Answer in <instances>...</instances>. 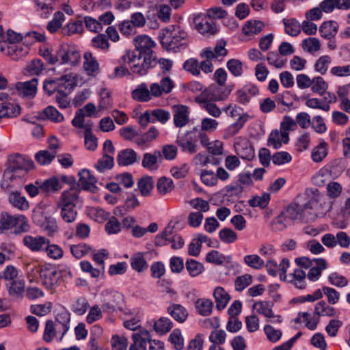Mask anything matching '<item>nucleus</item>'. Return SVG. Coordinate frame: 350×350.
<instances>
[{
  "instance_id": "obj_1",
  "label": "nucleus",
  "mask_w": 350,
  "mask_h": 350,
  "mask_svg": "<svg viewBox=\"0 0 350 350\" xmlns=\"http://www.w3.org/2000/svg\"><path fill=\"white\" fill-rule=\"evenodd\" d=\"M159 39L164 49L176 51L185 48L187 33L180 26L170 25L160 31Z\"/></svg>"
},
{
  "instance_id": "obj_2",
  "label": "nucleus",
  "mask_w": 350,
  "mask_h": 350,
  "mask_svg": "<svg viewBox=\"0 0 350 350\" xmlns=\"http://www.w3.org/2000/svg\"><path fill=\"white\" fill-rule=\"evenodd\" d=\"M154 62V57L146 56L135 51H126L118 61V64H129L131 71L140 76L145 75Z\"/></svg>"
},
{
  "instance_id": "obj_3",
  "label": "nucleus",
  "mask_w": 350,
  "mask_h": 350,
  "mask_svg": "<svg viewBox=\"0 0 350 350\" xmlns=\"http://www.w3.org/2000/svg\"><path fill=\"white\" fill-rule=\"evenodd\" d=\"M332 204L323 196H314L304 205H299L301 220L304 222L314 221L318 214L329 211Z\"/></svg>"
},
{
  "instance_id": "obj_4",
  "label": "nucleus",
  "mask_w": 350,
  "mask_h": 350,
  "mask_svg": "<svg viewBox=\"0 0 350 350\" xmlns=\"http://www.w3.org/2000/svg\"><path fill=\"white\" fill-rule=\"evenodd\" d=\"M22 178V156L20 154L10 155L8 165L5 170L0 185L3 189L12 187L21 183Z\"/></svg>"
},
{
  "instance_id": "obj_5",
  "label": "nucleus",
  "mask_w": 350,
  "mask_h": 350,
  "mask_svg": "<svg viewBox=\"0 0 350 350\" xmlns=\"http://www.w3.org/2000/svg\"><path fill=\"white\" fill-rule=\"evenodd\" d=\"M295 263L300 268L310 269L306 276L311 282L317 281L320 278L322 271L327 268L326 260L321 258L310 259L306 256L299 257L295 258Z\"/></svg>"
},
{
  "instance_id": "obj_6",
  "label": "nucleus",
  "mask_w": 350,
  "mask_h": 350,
  "mask_svg": "<svg viewBox=\"0 0 350 350\" xmlns=\"http://www.w3.org/2000/svg\"><path fill=\"white\" fill-rule=\"evenodd\" d=\"M102 308L104 312L113 313L122 310L124 296L122 293L111 290L105 289L101 293Z\"/></svg>"
},
{
  "instance_id": "obj_7",
  "label": "nucleus",
  "mask_w": 350,
  "mask_h": 350,
  "mask_svg": "<svg viewBox=\"0 0 350 350\" xmlns=\"http://www.w3.org/2000/svg\"><path fill=\"white\" fill-rule=\"evenodd\" d=\"M5 38L8 43L5 54L12 60H19L22 57V34L9 29L7 30Z\"/></svg>"
},
{
  "instance_id": "obj_8",
  "label": "nucleus",
  "mask_w": 350,
  "mask_h": 350,
  "mask_svg": "<svg viewBox=\"0 0 350 350\" xmlns=\"http://www.w3.org/2000/svg\"><path fill=\"white\" fill-rule=\"evenodd\" d=\"M62 274L56 267L44 265L41 267V280L43 286L53 292L59 285Z\"/></svg>"
},
{
  "instance_id": "obj_9",
  "label": "nucleus",
  "mask_w": 350,
  "mask_h": 350,
  "mask_svg": "<svg viewBox=\"0 0 350 350\" xmlns=\"http://www.w3.org/2000/svg\"><path fill=\"white\" fill-rule=\"evenodd\" d=\"M61 64L75 66L80 63L81 55L77 46L71 43H62L57 51Z\"/></svg>"
},
{
  "instance_id": "obj_10",
  "label": "nucleus",
  "mask_w": 350,
  "mask_h": 350,
  "mask_svg": "<svg viewBox=\"0 0 350 350\" xmlns=\"http://www.w3.org/2000/svg\"><path fill=\"white\" fill-rule=\"evenodd\" d=\"M22 219V215H12L8 212L3 211L0 214V234L14 228V234H18L22 232V224L19 222Z\"/></svg>"
},
{
  "instance_id": "obj_11",
  "label": "nucleus",
  "mask_w": 350,
  "mask_h": 350,
  "mask_svg": "<svg viewBox=\"0 0 350 350\" xmlns=\"http://www.w3.org/2000/svg\"><path fill=\"white\" fill-rule=\"evenodd\" d=\"M233 89V85H212L200 94H204V97L213 101H223L226 100Z\"/></svg>"
},
{
  "instance_id": "obj_12",
  "label": "nucleus",
  "mask_w": 350,
  "mask_h": 350,
  "mask_svg": "<svg viewBox=\"0 0 350 350\" xmlns=\"http://www.w3.org/2000/svg\"><path fill=\"white\" fill-rule=\"evenodd\" d=\"M234 148L237 154L242 159L251 161L255 157L253 146L245 138L237 137L234 143Z\"/></svg>"
},
{
  "instance_id": "obj_13",
  "label": "nucleus",
  "mask_w": 350,
  "mask_h": 350,
  "mask_svg": "<svg viewBox=\"0 0 350 350\" xmlns=\"http://www.w3.org/2000/svg\"><path fill=\"white\" fill-rule=\"evenodd\" d=\"M193 23L196 29L201 34H215L217 32V27L213 19L207 15L199 14L195 16Z\"/></svg>"
},
{
  "instance_id": "obj_14",
  "label": "nucleus",
  "mask_w": 350,
  "mask_h": 350,
  "mask_svg": "<svg viewBox=\"0 0 350 350\" xmlns=\"http://www.w3.org/2000/svg\"><path fill=\"white\" fill-rule=\"evenodd\" d=\"M70 312L64 308L55 317V321L53 322L56 326L57 333L59 334V337L57 338L58 342L63 340L64 336L70 329Z\"/></svg>"
},
{
  "instance_id": "obj_15",
  "label": "nucleus",
  "mask_w": 350,
  "mask_h": 350,
  "mask_svg": "<svg viewBox=\"0 0 350 350\" xmlns=\"http://www.w3.org/2000/svg\"><path fill=\"white\" fill-rule=\"evenodd\" d=\"M80 189L78 187H71L69 189L65 190L61 194L60 198L57 202L59 206H66L76 207L81 202L79 196Z\"/></svg>"
},
{
  "instance_id": "obj_16",
  "label": "nucleus",
  "mask_w": 350,
  "mask_h": 350,
  "mask_svg": "<svg viewBox=\"0 0 350 350\" xmlns=\"http://www.w3.org/2000/svg\"><path fill=\"white\" fill-rule=\"evenodd\" d=\"M134 44L137 51L146 56H152V49L155 46L154 42L146 35H139L135 38Z\"/></svg>"
},
{
  "instance_id": "obj_17",
  "label": "nucleus",
  "mask_w": 350,
  "mask_h": 350,
  "mask_svg": "<svg viewBox=\"0 0 350 350\" xmlns=\"http://www.w3.org/2000/svg\"><path fill=\"white\" fill-rule=\"evenodd\" d=\"M162 159L161 152L159 150L146 152L143 154L142 166L149 171L154 172L159 169Z\"/></svg>"
},
{
  "instance_id": "obj_18",
  "label": "nucleus",
  "mask_w": 350,
  "mask_h": 350,
  "mask_svg": "<svg viewBox=\"0 0 350 350\" xmlns=\"http://www.w3.org/2000/svg\"><path fill=\"white\" fill-rule=\"evenodd\" d=\"M173 121L176 127L182 128L189 122V110L186 105L173 106Z\"/></svg>"
},
{
  "instance_id": "obj_19",
  "label": "nucleus",
  "mask_w": 350,
  "mask_h": 350,
  "mask_svg": "<svg viewBox=\"0 0 350 350\" xmlns=\"http://www.w3.org/2000/svg\"><path fill=\"white\" fill-rule=\"evenodd\" d=\"M176 144L180 147L183 152L194 154L197 151V144L191 136V131L178 134Z\"/></svg>"
},
{
  "instance_id": "obj_20",
  "label": "nucleus",
  "mask_w": 350,
  "mask_h": 350,
  "mask_svg": "<svg viewBox=\"0 0 350 350\" xmlns=\"http://www.w3.org/2000/svg\"><path fill=\"white\" fill-rule=\"evenodd\" d=\"M140 157L132 148H126L119 152L117 163L120 166H129L139 162Z\"/></svg>"
},
{
  "instance_id": "obj_21",
  "label": "nucleus",
  "mask_w": 350,
  "mask_h": 350,
  "mask_svg": "<svg viewBox=\"0 0 350 350\" xmlns=\"http://www.w3.org/2000/svg\"><path fill=\"white\" fill-rule=\"evenodd\" d=\"M195 102L201 105V107L207 113L214 117L219 118L221 114V109L214 103L215 101L204 97V94H199L195 98Z\"/></svg>"
},
{
  "instance_id": "obj_22",
  "label": "nucleus",
  "mask_w": 350,
  "mask_h": 350,
  "mask_svg": "<svg viewBox=\"0 0 350 350\" xmlns=\"http://www.w3.org/2000/svg\"><path fill=\"white\" fill-rule=\"evenodd\" d=\"M83 58V68L86 74L90 77H96L100 72L98 62L89 51L84 53Z\"/></svg>"
},
{
  "instance_id": "obj_23",
  "label": "nucleus",
  "mask_w": 350,
  "mask_h": 350,
  "mask_svg": "<svg viewBox=\"0 0 350 350\" xmlns=\"http://www.w3.org/2000/svg\"><path fill=\"white\" fill-rule=\"evenodd\" d=\"M289 140L288 133H284L281 131L273 130L271 132L267 139V146L274 149L282 147V143L287 144Z\"/></svg>"
},
{
  "instance_id": "obj_24",
  "label": "nucleus",
  "mask_w": 350,
  "mask_h": 350,
  "mask_svg": "<svg viewBox=\"0 0 350 350\" xmlns=\"http://www.w3.org/2000/svg\"><path fill=\"white\" fill-rule=\"evenodd\" d=\"M58 93H70L75 85V76L69 73L56 79Z\"/></svg>"
},
{
  "instance_id": "obj_25",
  "label": "nucleus",
  "mask_w": 350,
  "mask_h": 350,
  "mask_svg": "<svg viewBox=\"0 0 350 350\" xmlns=\"http://www.w3.org/2000/svg\"><path fill=\"white\" fill-rule=\"evenodd\" d=\"M50 243L49 240L41 236L33 237L26 236L23 238V243L32 251L44 250L45 246Z\"/></svg>"
},
{
  "instance_id": "obj_26",
  "label": "nucleus",
  "mask_w": 350,
  "mask_h": 350,
  "mask_svg": "<svg viewBox=\"0 0 350 350\" xmlns=\"http://www.w3.org/2000/svg\"><path fill=\"white\" fill-rule=\"evenodd\" d=\"M133 343L129 350H146L149 341L148 332H143L141 334L134 333L132 334Z\"/></svg>"
},
{
  "instance_id": "obj_27",
  "label": "nucleus",
  "mask_w": 350,
  "mask_h": 350,
  "mask_svg": "<svg viewBox=\"0 0 350 350\" xmlns=\"http://www.w3.org/2000/svg\"><path fill=\"white\" fill-rule=\"evenodd\" d=\"M339 25L334 21L323 22L319 27L321 36L325 39H332L335 37L338 30Z\"/></svg>"
},
{
  "instance_id": "obj_28",
  "label": "nucleus",
  "mask_w": 350,
  "mask_h": 350,
  "mask_svg": "<svg viewBox=\"0 0 350 350\" xmlns=\"http://www.w3.org/2000/svg\"><path fill=\"white\" fill-rule=\"evenodd\" d=\"M167 312L178 323H184L188 317L187 310L182 305L173 304L167 308Z\"/></svg>"
},
{
  "instance_id": "obj_29",
  "label": "nucleus",
  "mask_w": 350,
  "mask_h": 350,
  "mask_svg": "<svg viewBox=\"0 0 350 350\" xmlns=\"http://www.w3.org/2000/svg\"><path fill=\"white\" fill-rule=\"evenodd\" d=\"M131 96L133 99L138 102H148L151 100L149 88L146 83L138 85L132 91Z\"/></svg>"
},
{
  "instance_id": "obj_30",
  "label": "nucleus",
  "mask_w": 350,
  "mask_h": 350,
  "mask_svg": "<svg viewBox=\"0 0 350 350\" xmlns=\"http://www.w3.org/2000/svg\"><path fill=\"white\" fill-rule=\"evenodd\" d=\"M79 176L78 187L80 186L84 190H90L96 183V178L90 174L88 170H81L79 172Z\"/></svg>"
},
{
  "instance_id": "obj_31",
  "label": "nucleus",
  "mask_w": 350,
  "mask_h": 350,
  "mask_svg": "<svg viewBox=\"0 0 350 350\" xmlns=\"http://www.w3.org/2000/svg\"><path fill=\"white\" fill-rule=\"evenodd\" d=\"M145 254L136 252L131 258V266L138 273L144 272L148 268V264L144 257Z\"/></svg>"
},
{
  "instance_id": "obj_32",
  "label": "nucleus",
  "mask_w": 350,
  "mask_h": 350,
  "mask_svg": "<svg viewBox=\"0 0 350 350\" xmlns=\"http://www.w3.org/2000/svg\"><path fill=\"white\" fill-rule=\"evenodd\" d=\"M213 296L216 303V308L219 310L224 309L230 301V295L223 287H216Z\"/></svg>"
},
{
  "instance_id": "obj_33",
  "label": "nucleus",
  "mask_w": 350,
  "mask_h": 350,
  "mask_svg": "<svg viewBox=\"0 0 350 350\" xmlns=\"http://www.w3.org/2000/svg\"><path fill=\"white\" fill-rule=\"evenodd\" d=\"M36 184H39V188L43 192H55L62 187L59 180L55 176L45 180L42 183L36 181Z\"/></svg>"
},
{
  "instance_id": "obj_34",
  "label": "nucleus",
  "mask_w": 350,
  "mask_h": 350,
  "mask_svg": "<svg viewBox=\"0 0 350 350\" xmlns=\"http://www.w3.org/2000/svg\"><path fill=\"white\" fill-rule=\"evenodd\" d=\"M196 309L199 314L203 317L209 316L213 312V303L206 298H200L195 303Z\"/></svg>"
},
{
  "instance_id": "obj_35",
  "label": "nucleus",
  "mask_w": 350,
  "mask_h": 350,
  "mask_svg": "<svg viewBox=\"0 0 350 350\" xmlns=\"http://www.w3.org/2000/svg\"><path fill=\"white\" fill-rule=\"evenodd\" d=\"M292 221L282 211L279 215L271 221V229L273 231H282L292 224Z\"/></svg>"
},
{
  "instance_id": "obj_36",
  "label": "nucleus",
  "mask_w": 350,
  "mask_h": 350,
  "mask_svg": "<svg viewBox=\"0 0 350 350\" xmlns=\"http://www.w3.org/2000/svg\"><path fill=\"white\" fill-rule=\"evenodd\" d=\"M89 307L88 299L85 297L80 296L74 299L70 306V309L75 314L83 315L87 312Z\"/></svg>"
},
{
  "instance_id": "obj_37",
  "label": "nucleus",
  "mask_w": 350,
  "mask_h": 350,
  "mask_svg": "<svg viewBox=\"0 0 350 350\" xmlns=\"http://www.w3.org/2000/svg\"><path fill=\"white\" fill-rule=\"evenodd\" d=\"M319 318L316 316L312 317L308 312H299L295 319L297 323H304L307 328L314 330L319 323Z\"/></svg>"
},
{
  "instance_id": "obj_38",
  "label": "nucleus",
  "mask_w": 350,
  "mask_h": 350,
  "mask_svg": "<svg viewBox=\"0 0 350 350\" xmlns=\"http://www.w3.org/2000/svg\"><path fill=\"white\" fill-rule=\"evenodd\" d=\"M264 23L260 21H249L242 27L243 33L247 36L259 33L264 27Z\"/></svg>"
},
{
  "instance_id": "obj_39",
  "label": "nucleus",
  "mask_w": 350,
  "mask_h": 350,
  "mask_svg": "<svg viewBox=\"0 0 350 350\" xmlns=\"http://www.w3.org/2000/svg\"><path fill=\"white\" fill-rule=\"evenodd\" d=\"M289 282L299 289H304L306 287V274L301 269H295L292 274Z\"/></svg>"
},
{
  "instance_id": "obj_40",
  "label": "nucleus",
  "mask_w": 350,
  "mask_h": 350,
  "mask_svg": "<svg viewBox=\"0 0 350 350\" xmlns=\"http://www.w3.org/2000/svg\"><path fill=\"white\" fill-rule=\"evenodd\" d=\"M283 23L284 25L285 33L291 36H297L301 32V25L294 18H284Z\"/></svg>"
},
{
  "instance_id": "obj_41",
  "label": "nucleus",
  "mask_w": 350,
  "mask_h": 350,
  "mask_svg": "<svg viewBox=\"0 0 350 350\" xmlns=\"http://www.w3.org/2000/svg\"><path fill=\"white\" fill-rule=\"evenodd\" d=\"M247 115H243L239 117L237 121L230 124L225 131V137L230 138L235 135L244 126L247 120Z\"/></svg>"
},
{
  "instance_id": "obj_42",
  "label": "nucleus",
  "mask_w": 350,
  "mask_h": 350,
  "mask_svg": "<svg viewBox=\"0 0 350 350\" xmlns=\"http://www.w3.org/2000/svg\"><path fill=\"white\" fill-rule=\"evenodd\" d=\"M57 208L60 210V217L64 222L72 223L76 220L77 216L76 207L57 204Z\"/></svg>"
},
{
  "instance_id": "obj_43",
  "label": "nucleus",
  "mask_w": 350,
  "mask_h": 350,
  "mask_svg": "<svg viewBox=\"0 0 350 350\" xmlns=\"http://www.w3.org/2000/svg\"><path fill=\"white\" fill-rule=\"evenodd\" d=\"M39 226L49 237H54L59 230L56 219L51 216H49L47 218H45L43 224H40Z\"/></svg>"
},
{
  "instance_id": "obj_44",
  "label": "nucleus",
  "mask_w": 350,
  "mask_h": 350,
  "mask_svg": "<svg viewBox=\"0 0 350 350\" xmlns=\"http://www.w3.org/2000/svg\"><path fill=\"white\" fill-rule=\"evenodd\" d=\"M327 155V144L322 140L312 151L311 157L314 162L322 161Z\"/></svg>"
},
{
  "instance_id": "obj_45",
  "label": "nucleus",
  "mask_w": 350,
  "mask_h": 350,
  "mask_svg": "<svg viewBox=\"0 0 350 350\" xmlns=\"http://www.w3.org/2000/svg\"><path fill=\"white\" fill-rule=\"evenodd\" d=\"M172 322L167 317H161L157 321L153 322L154 330L162 335L168 332L172 327Z\"/></svg>"
},
{
  "instance_id": "obj_46",
  "label": "nucleus",
  "mask_w": 350,
  "mask_h": 350,
  "mask_svg": "<svg viewBox=\"0 0 350 350\" xmlns=\"http://www.w3.org/2000/svg\"><path fill=\"white\" fill-rule=\"evenodd\" d=\"M273 304L271 302L260 301L254 304L253 309L256 310L258 314H262L265 317L270 319L273 317L272 310Z\"/></svg>"
},
{
  "instance_id": "obj_47",
  "label": "nucleus",
  "mask_w": 350,
  "mask_h": 350,
  "mask_svg": "<svg viewBox=\"0 0 350 350\" xmlns=\"http://www.w3.org/2000/svg\"><path fill=\"white\" fill-rule=\"evenodd\" d=\"M185 268L193 278L198 276L204 271L203 264L194 259H188L185 262Z\"/></svg>"
},
{
  "instance_id": "obj_48",
  "label": "nucleus",
  "mask_w": 350,
  "mask_h": 350,
  "mask_svg": "<svg viewBox=\"0 0 350 350\" xmlns=\"http://www.w3.org/2000/svg\"><path fill=\"white\" fill-rule=\"evenodd\" d=\"M314 313L318 317H334L336 315V309L328 305L325 301H321L315 305Z\"/></svg>"
},
{
  "instance_id": "obj_49",
  "label": "nucleus",
  "mask_w": 350,
  "mask_h": 350,
  "mask_svg": "<svg viewBox=\"0 0 350 350\" xmlns=\"http://www.w3.org/2000/svg\"><path fill=\"white\" fill-rule=\"evenodd\" d=\"M83 31V23L79 20L70 21L62 28V33L65 36L81 33Z\"/></svg>"
},
{
  "instance_id": "obj_50",
  "label": "nucleus",
  "mask_w": 350,
  "mask_h": 350,
  "mask_svg": "<svg viewBox=\"0 0 350 350\" xmlns=\"http://www.w3.org/2000/svg\"><path fill=\"white\" fill-rule=\"evenodd\" d=\"M59 336L57 333V329L55 323L52 320H47L45 322V327L43 333L42 339L46 342H51L55 336ZM58 337H57V338Z\"/></svg>"
},
{
  "instance_id": "obj_51",
  "label": "nucleus",
  "mask_w": 350,
  "mask_h": 350,
  "mask_svg": "<svg viewBox=\"0 0 350 350\" xmlns=\"http://www.w3.org/2000/svg\"><path fill=\"white\" fill-rule=\"evenodd\" d=\"M46 205L44 204H38L33 208L32 213V220L38 226L40 224H42L43 221L45 220V218H47L49 216H46Z\"/></svg>"
},
{
  "instance_id": "obj_52",
  "label": "nucleus",
  "mask_w": 350,
  "mask_h": 350,
  "mask_svg": "<svg viewBox=\"0 0 350 350\" xmlns=\"http://www.w3.org/2000/svg\"><path fill=\"white\" fill-rule=\"evenodd\" d=\"M332 63V57L328 55H322L316 61L314 68L317 72L325 75Z\"/></svg>"
},
{
  "instance_id": "obj_53",
  "label": "nucleus",
  "mask_w": 350,
  "mask_h": 350,
  "mask_svg": "<svg viewBox=\"0 0 350 350\" xmlns=\"http://www.w3.org/2000/svg\"><path fill=\"white\" fill-rule=\"evenodd\" d=\"M310 87L313 92L323 96L328 88V84L321 77H315L312 79Z\"/></svg>"
},
{
  "instance_id": "obj_54",
  "label": "nucleus",
  "mask_w": 350,
  "mask_h": 350,
  "mask_svg": "<svg viewBox=\"0 0 350 350\" xmlns=\"http://www.w3.org/2000/svg\"><path fill=\"white\" fill-rule=\"evenodd\" d=\"M5 286L10 296L13 298H19L22 296V280H18L5 283Z\"/></svg>"
},
{
  "instance_id": "obj_55",
  "label": "nucleus",
  "mask_w": 350,
  "mask_h": 350,
  "mask_svg": "<svg viewBox=\"0 0 350 350\" xmlns=\"http://www.w3.org/2000/svg\"><path fill=\"white\" fill-rule=\"evenodd\" d=\"M38 79L33 77L31 80L23 81V97L33 98L37 93Z\"/></svg>"
},
{
  "instance_id": "obj_56",
  "label": "nucleus",
  "mask_w": 350,
  "mask_h": 350,
  "mask_svg": "<svg viewBox=\"0 0 350 350\" xmlns=\"http://www.w3.org/2000/svg\"><path fill=\"white\" fill-rule=\"evenodd\" d=\"M302 49L310 53L317 52L321 49V43L318 38L310 37L302 41Z\"/></svg>"
},
{
  "instance_id": "obj_57",
  "label": "nucleus",
  "mask_w": 350,
  "mask_h": 350,
  "mask_svg": "<svg viewBox=\"0 0 350 350\" xmlns=\"http://www.w3.org/2000/svg\"><path fill=\"white\" fill-rule=\"evenodd\" d=\"M65 20V16L63 12H57L55 13L53 19L49 22L46 29L51 33L56 32L62 25V23Z\"/></svg>"
},
{
  "instance_id": "obj_58",
  "label": "nucleus",
  "mask_w": 350,
  "mask_h": 350,
  "mask_svg": "<svg viewBox=\"0 0 350 350\" xmlns=\"http://www.w3.org/2000/svg\"><path fill=\"white\" fill-rule=\"evenodd\" d=\"M174 188V183L172 179L163 176L160 178L157 184L158 192L161 195H165L170 192Z\"/></svg>"
},
{
  "instance_id": "obj_59",
  "label": "nucleus",
  "mask_w": 350,
  "mask_h": 350,
  "mask_svg": "<svg viewBox=\"0 0 350 350\" xmlns=\"http://www.w3.org/2000/svg\"><path fill=\"white\" fill-rule=\"evenodd\" d=\"M53 304L51 301H46L42 304H33L30 306V312L39 317L49 314L52 309Z\"/></svg>"
},
{
  "instance_id": "obj_60",
  "label": "nucleus",
  "mask_w": 350,
  "mask_h": 350,
  "mask_svg": "<svg viewBox=\"0 0 350 350\" xmlns=\"http://www.w3.org/2000/svg\"><path fill=\"white\" fill-rule=\"evenodd\" d=\"M37 6L40 9V15L48 18L53 10L55 0H35Z\"/></svg>"
},
{
  "instance_id": "obj_61",
  "label": "nucleus",
  "mask_w": 350,
  "mask_h": 350,
  "mask_svg": "<svg viewBox=\"0 0 350 350\" xmlns=\"http://www.w3.org/2000/svg\"><path fill=\"white\" fill-rule=\"evenodd\" d=\"M44 70V64L41 59H34L27 63L25 70L30 75H38Z\"/></svg>"
},
{
  "instance_id": "obj_62",
  "label": "nucleus",
  "mask_w": 350,
  "mask_h": 350,
  "mask_svg": "<svg viewBox=\"0 0 350 350\" xmlns=\"http://www.w3.org/2000/svg\"><path fill=\"white\" fill-rule=\"evenodd\" d=\"M153 180L150 176H145L140 178L137 183L138 189L143 196L150 194L152 189Z\"/></svg>"
},
{
  "instance_id": "obj_63",
  "label": "nucleus",
  "mask_w": 350,
  "mask_h": 350,
  "mask_svg": "<svg viewBox=\"0 0 350 350\" xmlns=\"http://www.w3.org/2000/svg\"><path fill=\"white\" fill-rule=\"evenodd\" d=\"M267 60L269 64L273 66L276 68H283L286 63V59H284L280 53L274 51H270L267 55Z\"/></svg>"
},
{
  "instance_id": "obj_64",
  "label": "nucleus",
  "mask_w": 350,
  "mask_h": 350,
  "mask_svg": "<svg viewBox=\"0 0 350 350\" xmlns=\"http://www.w3.org/2000/svg\"><path fill=\"white\" fill-rule=\"evenodd\" d=\"M113 166V157L107 154H104L95 164L96 169L99 172H103L106 170H110Z\"/></svg>"
}]
</instances>
